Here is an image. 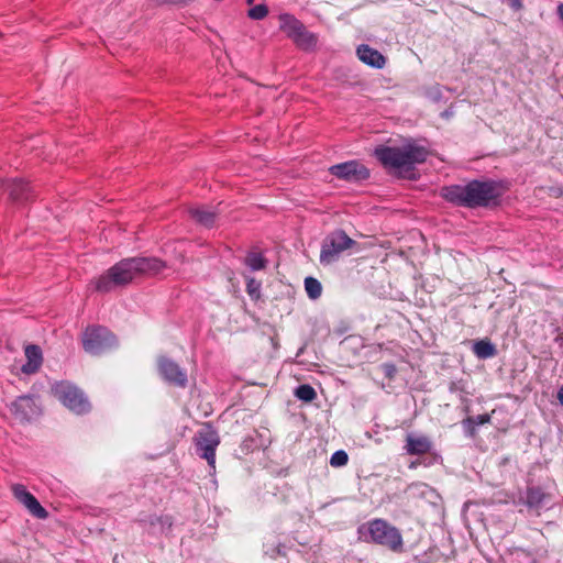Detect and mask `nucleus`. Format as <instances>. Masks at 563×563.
Returning a JSON list of instances; mask_svg holds the SVG:
<instances>
[{"mask_svg":"<svg viewBox=\"0 0 563 563\" xmlns=\"http://www.w3.org/2000/svg\"><path fill=\"white\" fill-rule=\"evenodd\" d=\"M506 191L503 181L473 179L465 185H449L441 189V197L457 207L476 209L496 207Z\"/></svg>","mask_w":563,"mask_h":563,"instance_id":"f257e3e1","label":"nucleus"},{"mask_svg":"<svg viewBox=\"0 0 563 563\" xmlns=\"http://www.w3.org/2000/svg\"><path fill=\"white\" fill-rule=\"evenodd\" d=\"M375 156L385 167L410 170L416 164L426 162L428 150L415 143H407L402 147L382 145L375 150Z\"/></svg>","mask_w":563,"mask_h":563,"instance_id":"f03ea898","label":"nucleus"},{"mask_svg":"<svg viewBox=\"0 0 563 563\" xmlns=\"http://www.w3.org/2000/svg\"><path fill=\"white\" fill-rule=\"evenodd\" d=\"M357 533L362 541L379 544L393 552L402 551L404 541L400 531L384 519H373L361 525Z\"/></svg>","mask_w":563,"mask_h":563,"instance_id":"7ed1b4c3","label":"nucleus"},{"mask_svg":"<svg viewBox=\"0 0 563 563\" xmlns=\"http://www.w3.org/2000/svg\"><path fill=\"white\" fill-rule=\"evenodd\" d=\"M135 277L132 257L123 258L96 279L95 288L99 292H110L129 285Z\"/></svg>","mask_w":563,"mask_h":563,"instance_id":"20e7f679","label":"nucleus"},{"mask_svg":"<svg viewBox=\"0 0 563 563\" xmlns=\"http://www.w3.org/2000/svg\"><path fill=\"white\" fill-rule=\"evenodd\" d=\"M355 245L356 241L351 239L344 230L336 229L330 232L321 244L320 264L328 266L338 262L344 251Z\"/></svg>","mask_w":563,"mask_h":563,"instance_id":"39448f33","label":"nucleus"},{"mask_svg":"<svg viewBox=\"0 0 563 563\" xmlns=\"http://www.w3.org/2000/svg\"><path fill=\"white\" fill-rule=\"evenodd\" d=\"M117 345L115 335L106 327H89L84 332L82 346L89 354L99 355Z\"/></svg>","mask_w":563,"mask_h":563,"instance_id":"423d86ee","label":"nucleus"},{"mask_svg":"<svg viewBox=\"0 0 563 563\" xmlns=\"http://www.w3.org/2000/svg\"><path fill=\"white\" fill-rule=\"evenodd\" d=\"M54 396L71 411L82 415L90 410V404L85 394L67 382H60L53 386Z\"/></svg>","mask_w":563,"mask_h":563,"instance_id":"0eeeda50","label":"nucleus"},{"mask_svg":"<svg viewBox=\"0 0 563 563\" xmlns=\"http://www.w3.org/2000/svg\"><path fill=\"white\" fill-rule=\"evenodd\" d=\"M194 443L196 446V453L205 459L211 470H216V450L220 443V437L218 432L208 427L196 433L194 437Z\"/></svg>","mask_w":563,"mask_h":563,"instance_id":"6e6552de","label":"nucleus"},{"mask_svg":"<svg viewBox=\"0 0 563 563\" xmlns=\"http://www.w3.org/2000/svg\"><path fill=\"white\" fill-rule=\"evenodd\" d=\"M329 173L338 179L361 184L371 177L369 169L360 161L351 159L329 167Z\"/></svg>","mask_w":563,"mask_h":563,"instance_id":"1a4fd4ad","label":"nucleus"},{"mask_svg":"<svg viewBox=\"0 0 563 563\" xmlns=\"http://www.w3.org/2000/svg\"><path fill=\"white\" fill-rule=\"evenodd\" d=\"M158 369L159 374L168 384L180 388H185L187 386V373L173 360L166 356L159 357Z\"/></svg>","mask_w":563,"mask_h":563,"instance_id":"9d476101","label":"nucleus"},{"mask_svg":"<svg viewBox=\"0 0 563 563\" xmlns=\"http://www.w3.org/2000/svg\"><path fill=\"white\" fill-rule=\"evenodd\" d=\"M136 522L152 536L166 534L173 527V518L168 515H145L139 517Z\"/></svg>","mask_w":563,"mask_h":563,"instance_id":"9b49d317","label":"nucleus"},{"mask_svg":"<svg viewBox=\"0 0 563 563\" xmlns=\"http://www.w3.org/2000/svg\"><path fill=\"white\" fill-rule=\"evenodd\" d=\"M11 412L21 421H30L41 413V409L33 396L18 397L10 406Z\"/></svg>","mask_w":563,"mask_h":563,"instance_id":"f8f14e48","label":"nucleus"},{"mask_svg":"<svg viewBox=\"0 0 563 563\" xmlns=\"http://www.w3.org/2000/svg\"><path fill=\"white\" fill-rule=\"evenodd\" d=\"M549 501L550 495L540 486H528L518 499V504L525 505L528 509L533 510L537 514H539L541 509L547 508Z\"/></svg>","mask_w":563,"mask_h":563,"instance_id":"ddd939ff","label":"nucleus"},{"mask_svg":"<svg viewBox=\"0 0 563 563\" xmlns=\"http://www.w3.org/2000/svg\"><path fill=\"white\" fill-rule=\"evenodd\" d=\"M13 496L23 504L27 510L38 519L48 517L47 510L38 503V500L22 484L12 486Z\"/></svg>","mask_w":563,"mask_h":563,"instance_id":"4468645a","label":"nucleus"},{"mask_svg":"<svg viewBox=\"0 0 563 563\" xmlns=\"http://www.w3.org/2000/svg\"><path fill=\"white\" fill-rule=\"evenodd\" d=\"M0 187L8 192L14 203H23L32 197V188L20 178L0 181Z\"/></svg>","mask_w":563,"mask_h":563,"instance_id":"2eb2a0df","label":"nucleus"},{"mask_svg":"<svg viewBox=\"0 0 563 563\" xmlns=\"http://www.w3.org/2000/svg\"><path fill=\"white\" fill-rule=\"evenodd\" d=\"M136 277L140 275H156L165 268V263L157 257H132Z\"/></svg>","mask_w":563,"mask_h":563,"instance_id":"dca6fc26","label":"nucleus"},{"mask_svg":"<svg viewBox=\"0 0 563 563\" xmlns=\"http://www.w3.org/2000/svg\"><path fill=\"white\" fill-rule=\"evenodd\" d=\"M356 55L364 64L376 69H382L386 64V57L367 44L358 45L356 48Z\"/></svg>","mask_w":563,"mask_h":563,"instance_id":"f3484780","label":"nucleus"},{"mask_svg":"<svg viewBox=\"0 0 563 563\" xmlns=\"http://www.w3.org/2000/svg\"><path fill=\"white\" fill-rule=\"evenodd\" d=\"M432 449V442L426 435L409 433L406 437L405 450L409 455H422Z\"/></svg>","mask_w":563,"mask_h":563,"instance_id":"a211bd4d","label":"nucleus"},{"mask_svg":"<svg viewBox=\"0 0 563 563\" xmlns=\"http://www.w3.org/2000/svg\"><path fill=\"white\" fill-rule=\"evenodd\" d=\"M25 357L26 363L22 365L21 371L27 375L36 373L43 362L41 347L35 344L27 345L25 347Z\"/></svg>","mask_w":563,"mask_h":563,"instance_id":"6ab92c4d","label":"nucleus"},{"mask_svg":"<svg viewBox=\"0 0 563 563\" xmlns=\"http://www.w3.org/2000/svg\"><path fill=\"white\" fill-rule=\"evenodd\" d=\"M279 30L283 31L288 38L294 40L299 31L303 30L305 24L290 13H280L278 16Z\"/></svg>","mask_w":563,"mask_h":563,"instance_id":"aec40b11","label":"nucleus"},{"mask_svg":"<svg viewBox=\"0 0 563 563\" xmlns=\"http://www.w3.org/2000/svg\"><path fill=\"white\" fill-rule=\"evenodd\" d=\"M291 41L298 48L308 52L316 48L318 37L314 33L309 32L306 26H303V30L299 31Z\"/></svg>","mask_w":563,"mask_h":563,"instance_id":"412c9836","label":"nucleus"},{"mask_svg":"<svg viewBox=\"0 0 563 563\" xmlns=\"http://www.w3.org/2000/svg\"><path fill=\"white\" fill-rule=\"evenodd\" d=\"M189 213L196 222L207 228H211L217 218L216 212L206 208H192Z\"/></svg>","mask_w":563,"mask_h":563,"instance_id":"4be33fe9","label":"nucleus"},{"mask_svg":"<svg viewBox=\"0 0 563 563\" xmlns=\"http://www.w3.org/2000/svg\"><path fill=\"white\" fill-rule=\"evenodd\" d=\"M473 353L479 360L492 358L497 354V349L489 340H479L473 344Z\"/></svg>","mask_w":563,"mask_h":563,"instance_id":"5701e85b","label":"nucleus"},{"mask_svg":"<svg viewBox=\"0 0 563 563\" xmlns=\"http://www.w3.org/2000/svg\"><path fill=\"white\" fill-rule=\"evenodd\" d=\"M244 264L251 271H261L264 269L267 265V260L260 252H249L244 258Z\"/></svg>","mask_w":563,"mask_h":563,"instance_id":"b1692460","label":"nucleus"},{"mask_svg":"<svg viewBox=\"0 0 563 563\" xmlns=\"http://www.w3.org/2000/svg\"><path fill=\"white\" fill-rule=\"evenodd\" d=\"M305 289L310 299H318L322 292L321 283L311 276L305 278Z\"/></svg>","mask_w":563,"mask_h":563,"instance_id":"393cba45","label":"nucleus"},{"mask_svg":"<svg viewBox=\"0 0 563 563\" xmlns=\"http://www.w3.org/2000/svg\"><path fill=\"white\" fill-rule=\"evenodd\" d=\"M294 394L299 400H302L305 402H310L317 398V393L314 388L309 384L299 385L295 389Z\"/></svg>","mask_w":563,"mask_h":563,"instance_id":"a878e982","label":"nucleus"},{"mask_svg":"<svg viewBox=\"0 0 563 563\" xmlns=\"http://www.w3.org/2000/svg\"><path fill=\"white\" fill-rule=\"evenodd\" d=\"M257 446L258 443L256 431H254L252 434H247L246 437H244L240 444V449L243 454H249L253 452Z\"/></svg>","mask_w":563,"mask_h":563,"instance_id":"bb28decb","label":"nucleus"},{"mask_svg":"<svg viewBox=\"0 0 563 563\" xmlns=\"http://www.w3.org/2000/svg\"><path fill=\"white\" fill-rule=\"evenodd\" d=\"M349 462V455L344 450L335 451L330 459V464L333 467H342Z\"/></svg>","mask_w":563,"mask_h":563,"instance_id":"cd10ccee","label":"nucleus"},{"mask_svg":"<svg viewBox=\"0 0 563 563\" xmlns=\"http://www.w3.org/2000/svg\"><path fill=\"white\" fill-rule=\"evenodd\" d=\"M268 14V8L266 4H257L251 8L247 12V16L252 20H263Z\"/></svg>","mask_w":563,"mask_h":563,"instance_id":"c85d7f7f","label":"nucleus"},{"mask_svg":"<svg viewBox=\"0 0 563 563\" xmlns=\"http://www.w3.org/2000/svg\"><path fill=\"white\" fill-rule=\"evenodd\" d=\"M277 542L274 538L266 539V541L263 544V551L265 555H268L272 559H275L278 556L279 549L277 545Z\"/></svg>","mask_w":563,"mask_h":563,"instance_id":"c756f323","label":"nucleus"},{"mask_svg":"<svg viewBox=\"0 0 563 563\" xmlns=\"http://www.w3.org/2000/svg\"><path fill=\"white\" fill-rule=\"evenodd\" d=\"M246 291L251 298L257 299L261 295V283L253 277H250L246 283Z\"/></svg>","mask_w":563,"mask_h":563,"instance_id":"7c9ffc66","label":"nucleus"},{"mask_svg":"<svg viewBox=\"0 0 563 563\" xmlns=\"http://www.w3.org/2000/svg\"><path fill=\"white\" fill-rule=\"evenodd\" d=\"M462 428L467 438L473 439L477 434V426L473 422L472 417L462 420Z\"/></svg>","mask_w":563,"mask_h":563,"instance_id":"2f4dec72","label":"nucleus"},{"mask_svg":"<svg viewBox=\"0 0 563 563\" xmlns=\"http://www.w3.org/2000/svg\"><path fill=\"white\" fill-rule=\"evenodd\" d=\"M443 87L440 86V85H434L432 87H430L428 90H427V97L432 100V101H440L443 97Z\"/></svg>","mask_w":563,"mask_h":563,"instance_id":"473e14b6","label":"nucleus"},{"mask_svg":"<svg viewBox=\"0 0 563 563\" xmlns=\"http://www.w3.org/2000/svg\"><path fill=\"white\" fill-rule=\"evenodd\" d=\"M380 368H382L384 375L389 379L394 378V376L397 373V367L394 363H383L380 365Z\"/></svg>","mask_w":563,"mask_h":563,"instance_id":"72a5a7b5","label":"nucleus"},{"mask_svg":"<svg viewBox=\"0 0 563 563\" xmlns=\"http://www.w3.org/2000/svg\"><path fill=\"white\" fill-rule=\"evenodd\" d=\"M472 419L477 427L490 422V416L487 413L477 415L475 417H472Z\"/></svg>","mask_w":563,"mask_h":563,"instance_id":"f704fd0d","label":"nucleus"},{"mask_svg":"<svg viewBox=\"0 0 563 563\" xmlns=\"http://www.w3.org/2000/svg\"><path fill=\"white\" fill-rule=\"evenodd\" d=\"M507 4L514 11H520L523 8L522 0H506Z\"/></svg>","mask_w":563,"mask_h":563,"instance_id":"c9c22d12","label":"nucleus"},{"mask_svg":"<svg viewBox=\"0 0 563 563\" xmlns=\"http://www.w3.org/2000/svg\"><path fill=\"white\" fill-rule=\"evenodd\" d=\"M156 4L164 5V4H179V3H186L189 0H154Z\"/></svg>","mask_w":563,"mask_h":563,"instance_id":"e433bc0d","label":"nucleus"},{"mask_svg":"<svg viewBox=\"0 0 563 563\" xmlns=\"http://www.w3.org/2000/svg\"><path fill=\"white\" fill-rule=\"evenodd\" d=\"M276 547H278V549H279L278 556H285L286 555L285 545L280 541H278Z\"/></svg>","mask_w":563,"mask_h":563,"instance_id":"4c0bfd02","label":"nucleus"},{"mask_svg":"<svg viewBox=\"0 0 563 563\" xmlns=\"http://www.w3.org/2000/svg\"><path fill=\"white\" fill-rule=\"evenodd\" d=\"M556 397L560 404L563 405V385L559 388Z\"/></svg>","mask_w":563,"mask_h":563,"instance_id":"58836bf2","label":"nucleus"},{"mask_svg":"<svg viewBox=\"0 0 563 563\" xmlns=\"http://www.w3.org/2000/svg\"><path fill=\"white\" fill-rule=\"evenodd\" d=\"M441 115H442L443 118H446V119H448V118H450V117H452V115H453V110H452V109H446L445 111H443V112L441 113Z\"/></svg>","mask_w":563,"mask_h":563,"instance_id":"ea45409f","label":"nucleus"},{"mask_svg":"<svg viewBox=\"0 0 563 563\" xmlns=\"http://www.w3.org/2000/svg\"><path fill=\"white\" fill-rule=\"evenodd\" d=\"M558 15H559L560 20L563 21V3H560L558 7Z\"/></svg>","mask_w":563,"mask_h":563,"instance_id":"a19ab883","label":"nucleus"},{"mask_svg":"<svg viewBox=\"0 0 563 563\" xmlns=\"http://www.w3.org/2000/svg\"><path fill=\"white\" fill-rule=\"evenodd\" d=\"M253 0H247L249 3H251Z\"/></svg>","mask_w":563,"mask_h":563,"instance_id":"79ce46f5","label":"nucleus"}]
</instances>
